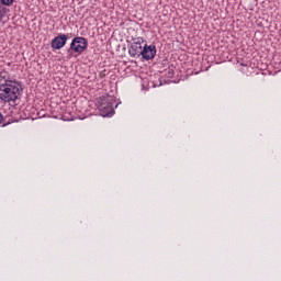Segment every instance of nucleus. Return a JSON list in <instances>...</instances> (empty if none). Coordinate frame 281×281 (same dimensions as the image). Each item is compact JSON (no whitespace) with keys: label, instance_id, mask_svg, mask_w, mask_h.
I'll return each mask as SVG.
<instances>
[{"label":"nucleus","instance_id":"nucleus-1","mask_svg":"<svg viewBox=\"0 0 281 281\" xmlns=\"http://www.w3.org/2000/svg\"><path fill=\"white\" fill-rule=\"evenodd\" d=\"M23 87L16 80H4L0 83V100L2 102H16L21 98Z\"/></svg>","mask_w":281,"mask_h":281},{"label":"nucleus","instance_id":"nucleus-2","mask_svg":"<svg viewBox=\"0 0 281 281\" xmlns=\"http://www.w3.org/2000/svg\"><path fill=\"white\" fill-rule=\"evenodd\" d=\"M113 104H115V99H113V97H100L97 101V106L99 109L100 115H102V117H111V115H114L115 108H113Z\"/></svg>","mask_w":281,"mask_h":281},{"label":"nucleus","instance_id":"nucleus-3","mask_svg":"<svg viewBox=\"0 0 281 281\" xmlns=\"http://www.w3.org/2000/svg\"><path fill=\"white\" fill-rule=\"evenodd\" d=\"M87 47H89V41L82 36H77L72 38L70 43V47L67 50L68 54H78L79 56L81 54H85L87 52Z\"/></svg>","mask_w":281,"mask_h":281},{"label":"nucleus","instance_id":"nucleus-4","mask_svg":"<svg viewBox=\"0 0 281 281\" xmlns=\"http://www.w3.org/2000/svg\"><path fill=\"white\" fill-rule=\"evenodd\" d=\"M132 41L133 42L128 47V54L131 58H139L144 50V45H146V41H144V37H134Z\"/></svg>","mask_w":281,"mask_h":281},{"label":"nucleus","instance_id":"nucleus-5","mask_svg":"<svg viewBox=\"0 0 281 281\" xmlns=\"http://www.w3.org/2000/svg\"><path fill=\"white\" fill-rule=\"evenodd\" d=\"M140 56H142V58H144V60H153V58H155V56H157V46L148 45L145 42Z\"/></svg>","mask_w":281,"mask_h":281},{"label":"nucleus","instance_id":"nucleus-6","mask_svg":"<svg viewBox=\"0 0 281 281\" xmlns=\"http://www.w3.org/2000/svg\"><path fill=\"white\" fill-rule=\"evenodd\" d=\"M68 37L66 34H59L50 42L52 49H63L67 45Z\"/></svg>","mask_w":281,"mask_h":281},{"label":"nucleus","instance_id":"nucleus-7","mask_svg":"<svg viewBox=\"0 0 281 281\" xmlns=\"http://www.w3.org/2000/svg\"><path fill=\"white\" fill-rule=\"evenodd\" d=\"M7 13H8V9L0 3V23L3 21Z\"/></svg>","mask_w":281,"mask_h":281},{"label":"nucleus","instance_id":"nucleus-8","mask_svg":"<svg viewBox=\"0 0 281 281\" xmlns=\"http://www.w3.org/2000/svg\"><path fill=\"white\" fill-rule=\"evenodd\" d=\"M0 3L3 8H10V5H12V3H14V0H0Z\"/></svg>","mask_w":281,"mask_h":281},{"label":"nucleus","instance_id":"nucleus-9","mask_svg":"<svg viewBox=\"0 0 281 281\" xmlns=\"http://www.w3.org/2000/svg\"><path fill=\"white\" fill-rule=\"evenodd\" d=\"M0 78H1V80H3V82H5V80H10V79H7L8 72H5V71L0 72Z\"/></svg>","mask_w":281,"mask_h":281},{"label":"nucleus","instance_id":"nucleus-10","mask_svg":"<svg viewBox=\"0 0 281 281\" xmlns=\"http://www.w3.org/2000/svg\"><path fill=\"white\" fill-rule=\"evenodd\" d=\"M1 122H3V114H1V112H0V124H1Z\"/></svg>","mask_w":281,"mask_h":281},{"label":"nucleus","instance_id":"nucleus-11","mask_svg":"<svg viewBox=\"0 0 281 281\" xmlns=\"http://www.w3.org/2000/svg\"><path fill=\"white\" fill-rule=\"evenodd\" d=\"M2 126H8V124H3Z\"/></svg>","mask_w":281,"mask_h":281}]
</instances>
